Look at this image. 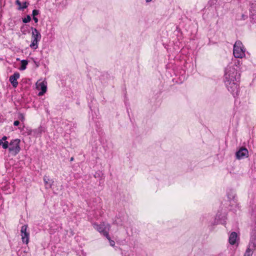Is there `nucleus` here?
<instances>
[{
    "label": "nucleus",
    "instance_id": "1",
    "mask_svg": "<svg viewBox=\"0 0 256 256\" xmlns=\"http://www.w3.org/2000/svg\"><path fill=\"white\" fill-rule=\"evenodd\" d=\"M228 66L225 70L224 76V82L228 90L234 97L237 96L240 93V88L239 82L240 80V74L239 65Z\"/></svg>",
    "mask_w": 256,
    "mask_h": 256
},
{
    "label": "nucleus",
    "instance_id": "2",
    "mask_svg": "<svg viewBox=\"0 0 256 256\" xmlns=\"http://www.w3.org/2000/svg\"><path fill=\"white\" fill-rule=\"evenodd\" d=\"M252 218L254 221V226L253 228L248 247L246 251L244 256H252L254 250H256V211L252 214Z\"/></svg>",
    "mask_w": 256,
    "mask_h": 256
},
{
    "label": "nucleus",
    "instance_id": "3",
    "mask_svg": "<svg viewBox=\"0 0 256 256\" xmlns=\"http://www.w3.org/2000/svg\"><path fill=\"white\" fill-rule=\"evenodd\" d=\"M246 48L241 41L236 40L233 48V54L235 58H242L246 56Z\"/></svg>",
    "mask_w": 256,
    "mask_h": 256
},
{
    "label": "nucleus",
    "instance_id": "4",
    "mask_svg": "<svg viewBox=\"0 0 256 256\" xmlns=\"http://www.w3.org/2000/svg\"><path fill=\"white\" fill-rule=\"evenodd\" d=\"M92 225L94 228L102 235L104 236H108L109 231L110 228V226L109 224L102 222L100 224L94 222Z\"/></svg>",
    "mask_w": 256,
    "mask_h": 256
},
{
    "label": "nucleus",
    "instance_id": "5",
    "mask_svg": "<svg viewBox=\"0 0 256 256\" xmlns=\"http://www.w3.org/2000/svg\"><path fill=\"white\" fill-rule=\"evenodd\" d=\"M20 140L18 138L12 140L10 142L8 148L9 152L13 156H16L20 152Z\"/></svg>",
    "mask_w": 256,
    "mask_h": 256
},
{
    "label": "nucleus",
    "instance_id": "6",
    "mask_svg": "<svg viewBox=\"0 0 256 256\" xmlns=\"http://www.w3.org/2000/svg\"><path fill=\"white\" fill-rule=\"evenodd\" d=\"M28 226L24 224L21 228L20 233L22 240L24 244H28L29 242L30 233L27 231Z\"/></svg>",
    "mask_w": 256,
    "mask_h": 256
},
{
    "label": "nucleus",
    "instance_id": "7",
    "mask_svg": "<svg viewBox=\"0 0 256 256\" xmlns=\"http://www.w3.org/2000/svg\"><path fill=\"white\" fill-rule=\"evenodd\" d=\"M236 156L238 160L244 159L248 156V151L245 148H240V150L236 152Z\"/></svg>",
    "mask_w": 256,
    "mask_h": 256
},
{
    "label": "nucleus",
    "instance_id": "8",
    "mask_svg": "<svg viewBox=\"0 0 256 256\" xmlns=\"http://www.w3.org/2000/svg\"><path fill=\"white\" fill-rule=\"evenodd\" d=\"M226 214L224 213H218L215 218V223L216 224H226Z\"/></svg>",
    "mask_w": 256,
    "mask_h": 256
},
{
    "label": "nucleus",
    "instance_id": "9",
    "mask_svg": "<svg viewBox=\"0 0 256 256\" xmlns=\"http://www.w3.org/2000/svg\"><path fill=\"white\" fill-rule=\"evenodd\" d=\"M20 74L18 72H16L10 77L9 80L14 88H16L18 85V82L17 80L20 78Z\"/></svg>",
    "mask_w": 256,
    "mask_h": 256
},
{
    "label": "nucleus",
    "instance_id": "10",
    "mask_svg": "<svg viewBox=\"0 0 256 256\" xmlns=\"http://www.w3.org/2000/svg\"><path fill=\"white\" fill-rule=\"evenodd\" d=\"M44 132V128L42 126H39L37 128L30 130V134H32V136L38 138L40 137L42 134Z\"/></svg>",
    "mask_w": 256,
    "mask_h": 256
},
{
    "label": "nucleus",
    "instance_id": "11",
    "mask_svg": "<svg viewBox=\"0 0 256 256\" xmlns=\"http://www.w3.org/2000/svg\"><path fill=\"white\" fill-rule=\"evenodd\" d=\"M31 30H32V39L40 40L42 36L38 30L33 27L31 28Z\"/></svg>",
    "mask_w": 256,
    "mask_h": 256
},
{
    "label": "nucleus",
    "instance_id": "12",
    "mask_svg": "<svg viewBox=\"0 0 256 256\" xmlns=\"http://www.w3.org/2000/svg\"><path fill=\"white\" fill-rule=\"evenodd\" d=\"M237 238H238L237 234L234 232H232L229 236V238H228L229 243L232 245H234V244H236V242Z\"/></svg>",
    "mask_w": 256,
    "mask_h": 256
},
{
    "label": "nucleus",
    "instance_id": "13",
    "mask_svg": "<svg viewBox=\"0 0 256 256\" xmlns=\"http://www.w3.org/2000/svg\"><path fill=\"white\" fill-rule=\"evenodd\" d=\"M250 16L256 22V4H252L250 8Z\"/></svg>",
    "mask_w": 256,
    "mask_h": 256
},
{
    "label": "nucleus",
    "instance_id": "14",
    "mask_svg": "<svg viewBox=\"0 0 256 256\" xmlns=\"http://www.w3.org/2000/svg\"><path fill=\"white\" fill-rule=\"evenodd\" d=\"M44 180L46 188H50L54 182L52 180H50V178L46 176H44Z\"/></svg>",
    "mask_w": 256,
    "mask_h": 256
},
{
    "label": "nucleus",
    "instance_id": "15",
    "mask_svg": "<svg viewBox=\"0 0 256 256\" xmlns=\"http://www.w3.org/2000/svg\"><path fill=\"white\" fill-rule=\"evenodd\" d=\"M39 86L41 90V91L38 92V96H40L43 95L46 92L47 87L43 82L40 83Z\"/></svg>",
    "mask_w": 256,
    "mask_h": 256
},
{
    "label": "nucleus",
    "instance_id": "16",
    "mask_svg": "<svg viewBox=\"0 0 256 256\" xmlns=\"http://www.w3.org/2000/svg\"><path fill=\"white\" fill-rule=\"evenodd\" d=\"M40 40L32 39V42L30 44V47L33 49H36L38 48V42Z\"/></svg>",
    "mask_w": 256,
    "mask_h": 256
},
{
    "label": "nucleus",
    "instance_id": "17",
    "mask_svg": "<svg viewBox=\"0 0 256 256\" xmlns=\"http://www.w3.org/2000/svg\"><path fill=\"white\" fill-rule=\"evenodd\" d=\"M28 64V62L27 60H21V66L19 68V70H24L26 68V66Z\"/></svg>",
    "mask_w": 256,
    "mask_h": 256
},
{
    "label": "nucleus",
    "instance_id": "18",
    "mask_svg": "<svg viewBox=\"0 0 256 256\" xmlns=\"http://www.w3.org/2000/svg\"><path fill=\"white\" fill-rule=\"evenodd\" d=\"M9 144L10 143L8 141L2 142V140H0V146H1L4 149L8 148Z\"/></svg>",
    "mask_w": 256,
    "mask_h": 256
},
{
    "label": "nucleus",
    "instance_id": "19",
    "mask_svg": "<svg viewBox=\"0 0 256 256\" xmlns=\"http://www.w3.org/2000/svg\"><path fill=\"white\" fill-rule=\"evenodd\" d=\"M29 5V2H24L22 3V7H18L17 9L19 10H24V9H26L28 8V6Z\"/></svg>",
    "mask_w": 256,
    "mask_h": 256
},
{
    "label": "nucleus",
    "instance_id": "20",
    "mask_svg": "<svg viewBox=\"0 0 256 256\" xmlns=\"http://www.w3.org/2000/svg\"><path fill=\"white\" fill-rule=\"evenodd\" d=\"M31 20V17L30 15H27L24 18H22V22L24 23H28Z\"/></svg>",
    "mask_w": 256,
    "mask_h": 256
},
{
    "label": "nucleus",
    "instance_id": "21",
    "mask_svg": "<svg viewBox=\"0 0 256 256\" xmlns=\"http://www.w3.org/2000/svg\"><path fill=\"white\" fill-rule=\"evenodd\" d=\"M105 237L108 240L110 246L114 247L115 246V242L114 240H111V238L110 236V235L108 234V236H105Z\"/></svg>",
    "mask_w": 256,
    "mask_h": 256
},
{
    "label": "nucleus",
    "instance_id": "22",
    "mask_svg": "<svg viewBox=\"0 0 256 256\" xmlns=\"http://www.w3.org/2000/svg\"><path fill=\"white\" fill-rule=\"evenodd\" d=\"M40 14V11L38 10H34L32 12V17H35Z\"/></svg>",
    "mask_w": 256,
    "mask_h": 256
},
{
    "label": "nucleus",
    "instance_id": "23",
    "mask_svg": "<svg viewBox=\"0 0 256 256\" xmlns=\"http://www.w3.org/2000/svg\"><path fill=\"white\" fill-rule=\"evenodd\" d=\"M18 118L22 122H24L25 120L24 114L22 113H19L18 115Z\"/></svg>",
    "mask_w": 256,
    "mask_h": 256
},
{
    "label": "nucleus",
    "instance_id": "24",
    "mask_svg": "<svg viewBox=\"0 0 256 256\" xmlns=\"http://www.w3.org/2000/svg\"><path fill=\"white\" fill-rule=\"evenodd\" d=\"M16 4L18 6V7H22V4L21 2L20 1V0H16Z\"/></svg>",
    "mask_w": 256,
    "mask_h": 256
},
{
    "label": "nucleus",
    "instance_id": "25",
    "mask_svg": "<svg viewBox=\"0 0 256 256\" xmlns=\"http://www.w3.org/2000/svg\"><path fill=\"white\" fill-rule=\"evenodd\" d=\"M20 124V122L18 120H16L14 122V126H18Z\"/></svg>",
    "mask_w": 256,
    "mask_h": 256
},
{
    "label": "nucleus",
    "instance_id": "26",
    "mask_svg": "<svg viewBox=\"0 0 256 256\" xmlns=\"http://www.w3.org/2000/svg\"><path fill=\"white\" fill-rule=\"evenodd\" d=\"M8 138V137L6 136H4L2 139H0V140H2V142H4V141H6V140Z\"/></svg>",
    "mask_w": 256,
    "mask_h": 256
},
{
    "label": "nucleus",
    "instance_id": "27",
    "mask_svg": "<svg viewBox=\"0 0 256 256\" xmlns=\"http://www.w3.org/2000/svg\"><path fill=\"white\" fill-rule=\"evenodd\" d=\"M32 18L36 23H37L38 22V18H36V16L32 17Z\"/></svg>",
    "mask_w": 256,
    "mask_h": 256
},
{
    "label": "nucleus",
    "instance_id": "28",
    "mask_svg": "<svg viewBox=\"0 0 256 256\" xmlns=\"http://www.w3.org/2000/svg\"><path fill=\"white\" fill-rule=\"evenodd\" d=\"M27 130H28V132H27L28 135H32V134H30V130H32L27 129Z\"/></svg>",
    "mask_w": 256,
    "mask_h": 256
},
{
    "label": "nucleus",
    "instance_id": "29",
    "mask_svg": "<svg viewBox=\"0 0 256 256\" xmlns=\"http://www.w3.org/2000/svg\"><path fill=\"white\" fill-rule=\"evenodd\" d=\"M152 0H146V2H151Z\"/></svg>",
    "mask_w": 256,
    "mask_h": 256
},
{
    "label": "nucleus",
    "instance_id": "30",
    "mask_svg": "<svg viewBox=\"0 0 256 256\" xmlns=\"http://www.w3.org/2000/svg\"><path fill=\"white\" fill-rule=\"evenodd\" d=\"M73 160H74V158H71L70 161H72Z\"/></svg>",
    "mask_w": 256,
    "mask_h": 256
}]
</instances>
